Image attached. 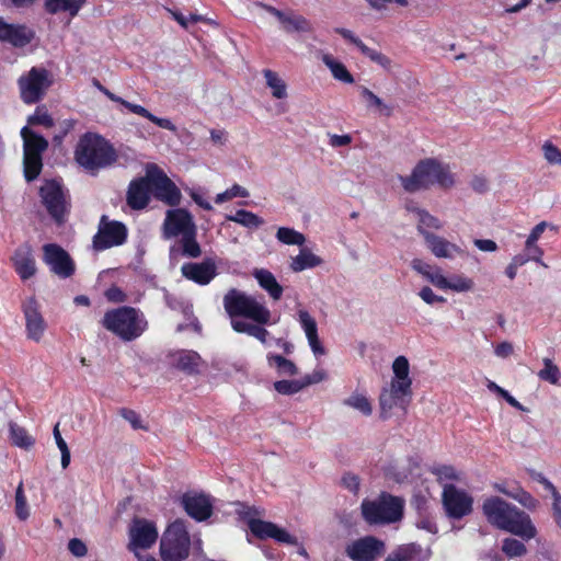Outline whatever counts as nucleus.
<instances>
[{"instance_id": "nucleus-60", "label": "nucleus", "mask_w": 561, "mask_h": 561, "mask_svg": "<svg viewBox=\"0 0 561 561\" xmlns=\"http://www.w3.org/2000/svg\"><path fill=\"white\" fill-rule=\"evenodd\" d=\"M419 296L427 305H434L437 302H440V304L446 302V299L444 297L435 295L434 291L432 290V288H430L427 286L423 287L420 290Z\"/></svg>"}, {"instance_id": "nucleus-15", "label": "nucleus", "mask_w": 561, "mask_h": 561, "mask_svg": "<svg viewBox=\"0 0 561 561\" xmlns=\"http://www.w3.org/2000/svg\"><path fill=\"white\" fill-rule=\"evenodd\" d=\"M196 229L193 216L186 209L175 208L167 210L162 226L164 239L182 237Z\"/></svg>"}, {"instance_id": "nucleus-10", "label": "nucleus", "mask_w": 561, "mask_h": 561, "mask_svg": "<svg viewBox=\"0 0 561 561\" xmlns=\"http://www.w3.org/2000/svg\"><path fill=\"white\" fill-rule=\"evenodd\" d=\"M147 175L157 199L169 206H178L180 204L182 198L181 191L158 165L148 164Z\"/></svg>"}, {"instance_id": "nucleus-63", "label": "nucleus", "mask_w": 561, "mask_h": 561, "mask_svg": "<svg viewBox=\"0 0 561 561\" xmlns=\"http://www.w3.org/2000/svg\"><path fill=\"white\" fill-rule=\"evenodd\" d=\"M514 353V347L511 342L504 341L499 343L494 348V354L500 358H507Z\"/></svg>"}, {"instance_id": "nucleus-7", "label": "nucleus", "mask_w": 561, "mask_h": 561, "mask_svg": "<svg viewBox=\"0 0 561 561\" xmlns=\"http://www.w3.org/2000/svg\"><path fill=\"white\" fill-rule=\"evenodd\" d=\"M191 539L183 520L176 519L168 526L160 541L163 561H183L190 554Z\"/></svg>"}, {"instance_id": "nucleus-27", "label": "nucleus", "mask_w": 561, "mask_h": 561, "mask_svg": "<svg viewBox=\"0 0 561 561\" xmlns=\"http://www.w3.org/2000/svg\"><path fill=\"white\" fill-rule=\"evenodd\" d=\"M33 33L23 25L7 23L0 18V41L8 42L16 47H23L31 43Z\"/></svg>"}, {"instance_id": "nucleus-4", "label": "nucleus", "mask_w": 561, "mask_h": 561, "mask_svg": "<svg viewBox=\"0 0 561 561\" xmlns=\"http://www.w3.org/2000/svg\"><path fill=\"white\" fill-rule=\"evenodd\" d=\"M103 327L124 341H133L147 329V320L142 312L133 307H121L107 311L103 318Z\"/></svg>"}, {"instance_id": "nucleus-38", "label": "nucleus", "mask_w": 561, "mask_h": 561, "mask_svg": "<svg viewBox=\"0 0 561 561\" xmlns=\"http://www.w3.org/2000/svg\"><path fill=\"white\" fill-rule=\"evenodd\" d=\"M411 266L414 271L422 274L428 282H431L437 288L438 284L436 283V279H444L445 277L442 274L440 268L434 267L421 259H414L411 262Z\"/></svg>"}, {"instance_id": "nucleus-19", "label": "nucleus", "mask_w": 561, "mask_h": 561, "mask_svg": "<svg viewBox=\"0 0 561 561\" xmlns=\"http://www.w3.org/2000/svg\"><path fill=\"white\" fill-rule=\"evenodd\" d=\"M129 539L128 548L133 552H137L138 549H148L157 541L158 530L153 523L136 518L129 528Z\"/></svg>"}, {"instance_id": "nucleus-47", "label": "nucleus", "mask_w": 561, "mask_h": 561, "mask_svg": "<svg viewBox=\"0 0 561 561\" xmlns=\"http://www.w3.org/2000/svg\"><path fill=\"white\" fill-rule=\"evenodd\" d=\"M407 208H408V210L415 211L417 214L419 222H420V225H419L420 232H421V230H424L423 227L437 229V230L443 227L442 222L436 217L428 214L426 210L413 207L411 205H408Z\"/></svg>"}, {"instance_id": "nucleus-43", "label": "nucleus", "mask_w": 561, "mask_h": 561, "mask_svg": "<svg viewBox=\"0 0 561 561\" xmlns=\"http://www.w3.org/2000/svg\"><path fill=\"white\" fill-rule=\"evenodd\" d=\"M10 437L15 446L22 448H30L34 444V438L28 435L25 428L19 426L15 423H10Z\"/></svg>"}, {"instance_id": "nucleus-9", "label": "nucleus", "mask_w": 561, "mask_h": 561, "mask_svg": "<svg viewBox=\"0 0 561 561\" xmlns=\"http://www.w3.org/2000/svg\"><path fill=\"white\" fill-rule=\"evenodd\" d=\"M53 84V78L45 68L33 67L18 80L21 100L25 104L41 101Z\"/></svg>"}, {"instance_id": "nucleus-5", "label": "nucleus", "mask_w": 561, "mask_h": 561, "mask_svg": "<svg viewBox=\"0 0 561 561\" xmlns=\"http://www.w3.org/2000/svg\"><path fill=\"white\" fill-rule=\"evenodd\" d=\"M224 308L230 318L244 317L260 324L271 320V311L263 304L236 288L229 289L224 296Z\"/></svg>"}, {"instance_id": "nucleus-16", "label": "nucleus", "mask_w": 561, "mask_h": 561, "mask_svg": "<svg viewBox=\"0 0 561 561\" xmlns=\"http://www.w3.org/2000/svg\"><path fill=\"white\" fill-rule=\"evenodd\" d=\"M43 261L49 270L60 278H68L75 273V263L70 255L58 244L48 243L43 247Z\"/></svg>"}, {"instance_id": "nucleus-50", "label": "nucleus", "mask_w": 561, "mask_h": 561, "mask_svg": "<svg viewBox=\"0 0 561 561\" xmlns=\"http://www.w3.org/2000/svg\"><path fill=\"white\" fill-rule=\"evenodd\" d=\"M249 528L255 537L266 539L270 538L274 524L261 519H251L249 522Z\"/></svg>"}, {"instance_id": "nucleus-14", "label": "nucleus", "mask_w": 561, "mask_h": 561, "mask_svg": "<svg viewBox=\"0 0 561 561\" xmlns=\"http://www.w3.org/2000/svg\"><path fill=\"white\" fill-rule=\"evenodd\" d=\"M39 193L48 214L58 224L62 222L67 213V202L61 185L56 181H46Z\"/></svg>"}, {"instance_id": "nucleus-12", "label": "nucleus", "mask_w": 561, "mask_h": 561, "mask_svg": "<svg viewBox=\"0 0 561 561\" xmlns=\"http://www.w3.org/2000/svg\"><path fill=\"white\" fill-rule=\"evenodd\" d=\"M412 389L405 382L391 381L385 387L379 397L381 417L388 419L393 408H400L405 412L411 402Z\"/></svg>"}, {"instance_id": "nucleus-35", "label": "nucleus", "mask_w": 561, "mask_h": 561, "mask_svg": "<svg viewBox=\"0 0 561 561\" xmlns=\"http://www.w3.org/2000/svg\"><path fill=\"white\" fill-rule=\"evenodd\" d=\"M282 27L287 33H308L312 31L311 23L305 16L294 12L288 13Z\"/></svg>"}, {"instance_id": "nucleus-39", "label": "nucleus", "mask_w": 561, "mask_h": 561, "mask_svg": "<svg viewBox=\"0 0 561 561\" xmlns=\"http://www.w3.org/2000/svg\"><path fill=\"white\" fill-rule=\"evenodd\" d=\"M267 362L271 367H275L277 374L280 376H295L298 374V368L294 362L277 354H268Z\"/></svg>"}, {"instance_id": "nucleus-57", "label": "nucleus", "mask_w": 561, "mask_h": 561, "mask_svg": "<svg viewBox=\"0 0 561 561\" xmlns=\"http://www.w3.org/2000/svg\"><path fill=\"white\" fill-rule=\"evenodd\" d=\"M545 159L551 164L561 165V151L551 142L542 146Z\"/></svg>"}, {"instance_id": "nucleus-30", "label": "nucleus", "mask_w": 561, "mask_h": 561, "mask_svg": "<svg viewBox=\"0 0 561 561\" xmlns=\"http://www.w3.org/2000/svg\"><path fill=\"white\" fill-rule=\"evenodd\" d=\"M254 278L257 280L261 288H263L274 300H279L283 295V287L278 284L275 276L265 268H256L253 272Z\"/></svg>"}, {"instance_id": "nucleus-32", "label": "nucleus", "mask_w": 561, "mask_h": 561, "mask_svg": "<svg viewBox=\"0 0 561 561\" xmlns=\"http://www.w3.org/2000/svg\"><path fill=\"white\" fill-rule=\"evenodd\" d=\"M436 280L439 289H450L456 293L470 291L474 287L473 280L462 275H454L449 279L444 277V279Z\"/></svg>"}, {"instance_id": "nucleus-23", "label": "nucleus", "mask_w": 561, "mask_h": 561, "mask_svg": "<svg viewBox=\"0 0 561 561\" xmlns=\"http://www.w3.org/2000/svg\"><path fill=\"white\" fill-rule=\"evenodd\" d=\"M185 512L194 519L202 522L211 516L213 504L204 494L186 493L182 497Z\"/></svg>"}, {"instance_id": "nucleus-44", "label": "nucleus", "mask_w": 561, "mask_h": 561, "mask_svg": "<svg viewBox=\"0 0 561 561\" xmlns=\"http://www.w3.org/2000/svg\"><path fill=\"white\" fill-rule=\"evenodd\" d=\"M392 370L394 376L391 381L405 382L408 386H412V380L409 377V360L404 356H398L393 360Z\"/></svg>"}, {"instance_id": "nucleus-61", "label": "nucleus", "mask_w": 561, "mask_h": 561, "mask_svg": "<svg viewBox=\"0 0 561 561\" xmlns=\"http://www.w3.org/2000/svg\"><path fill=\"white\" fill-rule=\"evenodd\" d=\"M121 415L123 416V419H125L127 422L130 423L133 428H135V430L144 428L140 415L137 412H135L134 410L122 409Z\"/></svg>"}, {"instance_id": "nucleus-17", "label": "nucleus", "mask_w": 561, "mask_h": 561, "mask_svg": "<svg viewBox=\"0 0 561 561\" xmlns=\"http://www.w3.org/2000/svg\"><path fill=\"white\" fill-rule=\"evenodd\" d=\"M22 311L25 319L26 337L38 343L47 329V323L41 312L39 304L33 297L27 298L22 304Z\"/></svg>"}, {"instance_id": "nucleus-24", "label": "nucleus", "mask_w": 561, "mask_h": 561, "mask_svg": "<svg viewBox=\"0 0 561 561\" xmlns=\"http://www.w3.org/2000/svg\"><path fill=\"white\" fill-rule=\"evenodd\" d=\"M298 322L304 330L306 337L308 340V344L316 356H321L325 354L324 347L321 345L318 335V324L316 319L306 310L299 309L297 311Z\"/></svg>"}, {"instance_id": "nucleus-49", "label": "nucleus", "mask_w": 561, "mask_h": 561, "mask_svg": "<svg viewBox=\"0 0 561 561\" xmlns=\"http://www.w3.org/2000/svg\"><path fill=\"white\" fill-rule=\"evenodd\" d=\"M27 123L30 125H43L47 128L54 126V119L49 115L45 105L37 106L34 114L28 116Z\"/></svg>"}, {"instance_id": "nucleus-2", "label": "nucleus", "mask_w": 561, "mask_h": 561, "mask_svg": "<svg viewBox=\"0 0 561 561\" xmlns=\"http://www.w3.org/2000/svg\"><path fill=\"white\" fill-rule=\"evenodd\" d=\"M75 157L76 161L90 172L108 168L117 160L112 145L103 137L90 133L80 138Z\"/></svg>"}, {"instance_id": "nucleus-6", "label": "nucleus", "mask_w": 561, "mask_h": 561, "mask_svg": "<svg viewBox=\"0 0 561 561\" xmlns=\"http://www.w3.org/2000/svg\"><path fill=\"white\" fill-rule=\"evenodd\" d=\"M403 506L401 497L381 493L375 501H364L362 513L369 524H390L401 519Z\"/></svg>"}, {"instance_id": "nucleus-62", "label": "nucleus", "mask_w": 561, "mask_h": 561, "mask_svg": "<svg viewBox=\"0 0 561 561\" xmlns=\"http://www.w3.org/2000/svg\"><path fill=\"white\" fill-rule=\"evenodd\" d=\"M68 549L75 557L78 558L84 557L88 552L85 543L78 538H72L69 540Z\"/></svg>"}, {"instance_id": "nucleus-21", "label": "nucleus", "mask_w": 561, "mask_h": 561, "mask_svg": "<svg viewBox=\"0 0 561 561\" xmlns=\"http://www.w3.org/2000/svg\"><path fill=\"white\" fill-rule=\"evenodd\" d=\"M182 275L198 284L208 285L217 275V265L213 259L198 263H185L181 267Z\"/></svg>"}, {"instance_id": "nucleus-34", "label": "nucleus", "mask_w": 561, "mask_h": 561, "mask_svg": "<svg viewBox=\"0 0 561 561\" xmlns=\"http://www.w3.org/2000/svg\"><path fill=\"white\" fill-rule=\"evenodd\" d=\"M322 263V260L308 249H301L299 254L291 260L290 268L294 272H301L312 268Z\"/></svg>"}, {"instance_id": "nucleus-25", "label": "nucleus", "mask_w": 561, "mask_h": 561, "mask_svg": "<svg viewBox=\"0 0 561 561\" xmlns=\"http://www.w3.org/2000/svg\"><path fill=\"white\" fill-rule=\"evenodd\" d=\"M15 272L22 279H28L36 273V264L33 250L30 244H21L12 256Z\"/></svg>"}, {"instance_id": "nucleus-11", "label": "nucleus", "mask_w": 561, "mask_h": 561, "mask_svg": "<svg viewBox=\"0 0 561 561\" xmlns=\"http://www.w3.org/2000/svg\"><path fill=\"white\" fill-rule=\"evenodd\" d=\"M442 502L446 515L451 519H461L472 512V496L454 484L444 486Z\"/></svg>"}, {"instance_id": "nucleus-20", "label": "nucleus", "mask_w": 561, "mask_h": 561, "mask_svg": "<svg viewBox=\"0 0 561 561\" xmlns=\"http://www.w3.org/2000/svg\"><path fill=\"white\" fill-rule=\"evenodd\" d=\"M94 85L104 94L106 95L111 101L122 104L124 107H126L128 111H130L134 114H137L139 116H142L150 122L154 123L159 127L173 131H176V126L169 119V118H160L151 114L147 108H145L141 105L130 103L121 96L114 94L108 89H106L104 85H102L98 80L94 81Z\"/></svg>"}, {"instance_id": "nucleus-31", "label": "nucleus", "mask_w": 561, "mask_h": 561, "mask_svg": "<svg viewBox=\"0 0 561 561\" xmlns=\"http://www.w3.org/2000/svg\"><path fill=\"white\" fill-rule=\"evenodd\" d=\"M393 553L397 561H426L431 554L428 549H423L417 543L402 545Z\"/></svg>"}, {"instance_id": "nucleus-53", "label": "nucleus", "mask_w": 561, "mask_h": 561, "mask_svg": "<svg viewBox=\"0 0 561 561\" xmlns=\"http://www.w3.org/2000/svg\"><path fill=\"white\" fill-rule=\"evenodd\" d=\"M363 55L368 57L371 61L380 65L382 68L388 69L390 67V59L378 50L369 48L364 43L358 48Z\"/></svg>"}, {"instance_id": "nucleus-64", "label": "nucleus", "mask_w": 561, "mask_h": 561, "mask_svg": "<svg viewBox=\"0 0 561 561\" xmlns=\"http://www.w3.org/2000/svg\"><path fill=\"white\" fill-rule=\"evenodd\" d=\"M105 297L107 298L108 301L112 302H124L126 300V295L124 294V291L116 286L110 287L105 291Z\"/></svg>"}, {"instance_id": "nucleus-26", "label": "nucleus", "mask_w": 561, "mask_h": 561, "mask_svg": "<svg viewBox=\"0 0 561 561\" xmlns=\"http://www.w3.org/2000/svg\"><path fill=\"white\" fill-rule=\"evenodd\" d=\"M151 182L146 174L145 178L133 181L127 192V204L133 209L145 208L150 199Z\"/></svg>"}, {"instance_id": "nucleus-40", "label": "nucleus", "mask_w": 561, "mask_h": 561, "mask_svg": "<svg viewBox=\"0 0 561 561\" xmlns=\"http://www.w3.org/2000/svg\"><path fill=\"white\" fill-rule=\"evenodd\" d=\"M263 76L266 80V85L272 90V94L276 99H284L287 96V87L284 80L270 69L263 70Z\"/></svg>"}, {"instance_id": "nucleus-13", "label": "nucleus", "mask_w": 561, "mask_h": 561, "mask_svg": "<svg viewBox=\"0 0 561 561\" xmlns=\"http://www.w3.org/2000/svg\"><path fill=\"white\" fill-rule=\"evenodd\" d=\"M126 238L127 228L124 224L102 216L98 233L93 238V247L98 251H103L123 244Z\"/></svg>"}, {"instance_id": "nucleus-51", "label": "nucleus", "mask_w": 561, "mask_h": 561, "mask_svg": "<svg viewBox=\"0 0 561 561\" xmlns=\"http://www.w3.org/2000/svg\"><path fill=\"white\" fill-rule=\"evenodd\" d=\"M305 388L302 380H278L274 382V389L280 394H295Z\"/></svg>"}, {"instance_id": "nucleus-3", "label": "nucleus", "mask_w": 561, "mask_h": 561, "mask_svg": "<svg viewBox=\"0 0 561 561\" xmlns=\"http://www.w3.org/2000/svg\"><path fill=\"white\" fill-rule=\"evenodd\" d=\"M401 185L409 193L426 190L434 184L443 187L454 185V176L449 168L435 159L421 160L413 169L411 175L399 176Z\"/></svg>"}, {"instance_id": "nucleus-56", "label": "nucleus", "mask_w": 561, "mask_h": 561, "mask_svg": "<svg viewBox=\"0 0 561 561\" xmlns=\"http://www.w3.org/2000/svg\"><path fill=\"white\" fill-rule=\"evenodd\" d=\"M507 495L518 501L528 510H533L538 505V501L524 490H517L514 493H507Z\"/></svg>"}, {"instance_id": "nucleus-37", "label": "nucleus", "mask_w": 561, "mask_h": 561, "mask_svg": "<svg viewBox=\"0 0 561 561\" xmlns=\"http://www.w3.org/2000/svg\"><path fill=\"white\" fill-rule=\"evenodd\" d=\"M197 229L180 237L179 244L183 256L196 259L201 256L202 249L196 240Z\"/></svg>"}, {"instance_id": "nucleus-48", "label": "nucleus", "mask_w": 561, "mask_h": 561, "mask_svg": "<svg viewBox=\"0 0 561 561\" xmlns=\"http://www.w3.org/2000/svg\"><path fill=\"white\" fill-rule=\"evenodd\" d=\"M502 551L510 558H517L526 554V546L517 539L505 538L502 545Z\"/></svg>"}, {"instance_id": "nucleus-1", "label": "nucleus", "mask_w": 561, "mask_h": 561, "mask_svg": "<svg viewBox=\"0 0 561 561\" xmlns=\"http://www.w3.org/2000/svg\"><path fill=\"white\" fill-rule=\"evenodd\" d=\"M482 512L491 525L524 540H530L537 535V529L529 515L501 497L486 499L483 502Z\"/></svg>"}, {"instance_id": "nucleus-52", "label": "nucleus", "mask_w": 561, "mask_h": 561, "mask_svg": "<svg viewBox=\"0 0 561 561\" xmlns=\"http://www.w3.org/2000/svg\"><path fill=\"white\" fill-rule=\"evenodd\" d=\"M249 191L239 184H233L230 188L216 195L215 202L222 204L227 201H231L234 197H248Z\"/></svg>"}, {"instance_id": "nucleus-33", "label": "nucleus", "mask_w": 561, "mask_h": 561, "mask_svg": "<svg viewBox=\"0 0 561 561\" xmlns=\"http://www.w3.org/2000/svg\"><path fill=\"white\" fill-rule=\"evenodd\" d=\"M226 219L248 229H257L264 225L263 218L245 209H238L234 214L226 215Z\"/></svg>"}, {"instance_id": "nucleus-59", "label": "nucleus", "mask_w": 561, "mask_h": 561, "mask_svg": "<svg viewBox=\"0 0 561 561\" xmlns=\"http://www.w3.org/2000/svg\"><path fill=\"white\" fill-rule=\"evenodd\" d=\"M525 251H526L525 254L529 257L530 261H535V262L539 263L541 266L548 267V265L541 260V257L543 255V251L536 243L528 245L527 241H526L525 242Z\"/></svg>"}, {"instance_id": "nucleus-58", "label": "nucleus", "mask_w": 561, "mask_h": 561, "mask_svg": "<svg viewBox=\"0 0 561 561\" xmlns=\"http://www.w3.org/2000/svg\"><path fill=\"white\" fill-rule=\"evenodd\" d=\"M270 538L275 539L278 542L282 543H288V545H296L297 539L296 537L291 536L288 531H286L283 528H279L277 525L274 524V528L271 533Z\"/></svg>"}, {"instance_id": "nucleus-55", "label": "nucleus", "mask_w": 561, "mask_h": 561, "mask_svg": "<svg viewBox=\"0 0 561 561\" xmlns=\"http://www.w3.org/2000/svg\"><path fill=\"white\" fill-rule=\"evenodd\" d=\"M15 512L18 517L22 520H25L30 515L22 483H20L15 492Z\"/></svg>"}, {"instance_id": "nucleus-22", "label": "nucleus", "mask_w": 561, "mask_h": 561, "mask_svg": "<svg viewBox=\"0 0 561 561\" xmlns=\"http://www.w3.org/2000/svg\"><path fill=\"white\" fill-rule=\"evenodd\" d=\"M421 234L424 237L428 249L436 257L453 260L456 256H463L466 253L465 250L459 245L446 240L443 237L426 230H421Z\"/></svg>"}, {"instance_id": "nucleus-29", "label": "nucleus", "mask_w": 561, "mask_h": 561, "mask_svg": "<svg viewBox=\"0 0 561 561\" xmlns=\"http://www.w3.org/2000/svg\"><path fill=\"white\" fill-rule=\"evenodd\" d=\"M173 364L178 369L193 375L199 371L202 358L199 354L194 351H180L174 354Z\"/></svg>"}, {"instance_id": "nucleus-28", "label": "nucleus", "mask_w": 561, "mask_h": 561, "mask_svg": "<svg viewBox=\"0 0 561 561\" xmlns=\"http://www.w3.org/2000/svg\"><path fill=\"white\" fill-rule=\"evenodd\" d=\"M87 0H44L43 8L48 14L66 13L75 18Z\"/></svg>"}, {"instance_id": "nucleus-8", "label": "nucleus", "mask_w": 561, "mask_h": 561, "mask_svg": "<svg viewBox=\"0 0 561 561\" xmlns=\"http://www.w3.org/2000/svg\"><path fill=\"white\" fill-rule=\"evenodd\" d=\"M24 148V175L30 182L35 180L42 171V153L47 149L48 141L41 135L31 130L27 126L21 129Z\"/></svg>"}, {"instance_id": "nucleus-42", "label": "nucleus", "mask_w": 561, "mask_h": 561, "mask_svg": "<svg viewBox=\"0 0 561 561\" xmlns=\"http://www.w3.org/2000/svg\"><path fill=\"white\" fill-rule=\"evenodd\" d=\"M343 403L350 408H353L360 412L365 416H369L373 413V407L370 401L365 394L353 393L346 398Z\"/></svg>"}, {"instance_id": "nucleus-36", "label": "nucleus", "mask_w": 561, "mask_h": 561, "mask_svg": "<svg viewBox=\"0 0 561 561\" xmlns=\"http://www.w3.org/2000/svg\"><path fill=\"white\" fill-rule=\"evenodd\" d=\"M322 61L330 69L334 79L342 81L344 83L354 82V78L346 69V67L342 62L335 60L331 55L324 54L322 56Z\"/></svg>"}, {"instance_id": "nucleus-18", "label": "nucleus", "mask_w": 561, "mask_h": 561, "mask_svg": "<svg viewBox=\"0 0 561 561\" xmlns=\"http://www.w3.org/2000/svg\"><path fill=\"white\" fill-rule=\"evenodd\" d=\"M345 552L353 561H376L385 552V542L366 536L347 545Z\"/></svg>"}, {"instance_id": "nucleus-46", "label": "nucleus", "mask_w": 561, "mask_h": 561, "mask_svg": "<svg viewBox=\"0 0 561 561\" xmlns=\"http://www.w3.org/2000/svg\"><path fill=\"white\" fill-rule=\"evenodd\" d=\"M276 238L278 241L285 244L302 245L306 241V238L302 233L286 227L278 228Z\"/></svg>"}, {"instance_id": "nucleus-54", "label": "nucleus", "mask_w": 561, "mask_h": 561, "mask_svg": "<svg viewBox=\"0 0 561 561\" xmlns=\"http://www.w3.org/2000/svg\"><path fill=\"white\" fill-rule=\"evenodd\" d=\"M363 55L368 57L371 61L380 65L382 68L388 69L390 67V59L378 50L369 48L364 43L358 48Z\"/></svg>"}, {"instance_id": "nucleus-41", "label": "nucleus", "mask_w": 561, "mask_h": 561, "mask_svg": "<svg viewBox=\"0 0 561 561\" xmlns=\"http://www.w3.org/2000/svg\"><path fill=\"white\" fill-rule=\"evenodd\" d=\"M359 93L362 98L367 102V108H376L380 114L386 116H390L392 114V108L385 104L383 101L368 88L359 87Z\"/></svg>"}, {"instance_id": "nucleus-45", "label": "nucleus", "mask_w": 561, "mask_h": 561, "mask_svg": "<svg viewBox=\"0 0 561 561\" xmlns=\"http://www.w3.org/2000/svg\"><path fill=\"white\" fill-rule=\"evenodd\" d=\"M542 364L543 368L538 371V377L551 385H557L561 377L559 367L552 362V359L547 357L542 359Z\"/></svg>"}]
</instances>
